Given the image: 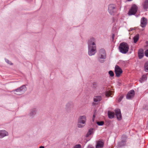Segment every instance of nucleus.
Segmentation results:
<instances>
[{
	"mask_svg": "<svg viewBox=\"0 0 148 148\" xmlns=\"http://www.w3.org/2000/svg\"><path fill=\"white\" fill-rule=\"evenodd\" d=\"M95 40L93 38H91L88 40V54L90 56H92L95 54L96 50L95 44Z\"/></svg>",
	"mask_w": 148,
	"mask_h": 148,
	"instance_id": "1",
	"label": "nucleus"
},
{
	"mask_svg": "<svg viewBox=\"0 0 148 148\" xmlns=\"http://www.w3.org/2000/svg\"><path fill=\"white\" fill-rule=\"evenodd\" d=\"M119 49L121 52L125 54L128 51L129 46L127 43L122 42L120 44Z\"/></svg>",
	"mask_w": 148,
	"mask_h": 148,
	"instance_id": "2",
	"label": "nucleus"
},
{
	"mask_svg": "<svg viewBox=\"0 0 148 148\" xmlns=\"http://www.w3.org/2000/svg\"><path fill=\"white\" fill-rule=\"evenodd\" d=\"M26 90V88L25 85H23L21 87L13 91H16L15 94L17 95H20L23 93Z\"/></svg>",
	"mask_w": 148,
	"mask_h": 148,
	"instance_id": "3",
	"label": "nucleus"
},
{
	"mask_svg": "<svg viewBox=\"0 0 148 148\" xmlns=\"http://www.w3.org/2000/svg\"><path fill=\"white\" fill-rule=\"evenodd\" d=\"M137 7L136 5H134L129 10L128 14L130 15L134 14L137 11Z\"/></svg>",
	"mask_w": 148,
	"mask_h": 148,
	"instance_id": "4",
	"label": "nucleus"
},
{
	"mask_svg": "<svg viewBox=\"0 0 148 148\" xmlns=\"http://www.w3.org/2000/svg\"><path fill=\"white\" fill-rule=\"evenodd\" d=\"M115 72L116 76L119 77L122 73L123 71L119 66L116 65L115 66Z\"/></svg>",
	"mask_w": 148,
	"mask_h": 148,
	"instance_id": "5",
	"label": "nucleus"
},
{
	"mask_svg": "<svg viewBox=\"0 0 148 148\" xmlns=\"http://www.w3.org/2000/svg\"><path fill=\"white\" fill-rule=\"evenodd\" d=\"M99 60L101 59H105L106 57V53L105 50L103 49H100L99 51Z\"/></svg>",
	"mask_w": 148,
	"mask_h": 148,
	"instance_id": "6",
	"label": "nucleus"
},
{
	"mask_svg": "<svg viewBox=\"0 0 148 148\" xmlns=\"http://www.w3.org/2000/svg\"><path fill=\"white\" fill-rule=\"evenodd\" d=\"M135 94L134 91L132 90L129 91L126 95V98L128 99H130L132 98L134 96Z\"/></svg>",
	"mask_w": 148,
	"mask_h": 148,
	"instance_id": "7",
	"label": "nucleus"
},
{
	"mask_svg": "<svg viewBox=\"0 0 148 148\" xmlns=\"http://www.w3.org/2000/svg\"><path fill=\"white\" fill-rule=\"evenodd\" d=\"M86 121V116H80L78 119V122L79 123L84 124Z\"/></svg>",
	"mask_w": 148,
	"mask_h": 148,
	"instance_id": "8",
	"label": "nucleus"
},
{
	"mask_svg": "<svg viewBox=\"0 0 148 148\" xmlns=\"http://www.w3.org/2000/svg\"><path fill=\"white\" fill-rule=\"evenodd\" d=\"M115 112L117 119L119 120H121L122 118V116L120 110L116 109L115 110Z\"/></svg>",
	"mask_w": 148,
	"mask_h": 148,
	"instance_id": "9",
	"label": "nucleus"
},
{
	"mask_svg": "<svg viewBox=\"0 0 148 148\" xmlns=\"http://www.w3.org/2000/svg\"><path fill=\"white\" fill-rule=\"evenodd\" d=\"M115 6L112 4L110 5L108 7V11L111 14H113L114 12Z\"/></svg>",
	"mask_w": 148,
	"mask_h": 148,
	"instance_id": "10",
	"label": "nucleus"
},
{
	"mask_svg": "<svg viewBox=\"0 0 148 148\" xmlns=\"http://www.w3.org/2000/svg\"><path fill=\"white\" fill-rule=\"evenodd\" d=\"M104 145V143L102 141H98L97 142V145L95 148H103Z\"/></svg>",
	"mask_w": 148,
	"mask_h": 148,
	"instance_id": "11",
	"label": "nucleus"
},
{
	"mask_svg": "<svg viewBox=\"0 0 148 148\" xmlns=\"http://www.w3.org/2000/svg\"><path fill=\"white\" fill-rule=\"evenodd\" d=\"M8 133L5 130H0V138L8 135Z\"/></svg>",
	"mask_w": 148,
	"mask_h": 148,
	"instance_id": "12",
	"label": "nucleus"
},
{
	"mask_svg": "<svg viewBox=\"0 0 148 148\" xmlns=\"http://www.w3.org/2000/svg\"><path fill=\"white\" fill-rule=\"evenodd\" d=\"M147 24V20L145 17H143L141 20V26L142 27H144Z\"/></svg>",
	"mask_w": 148,
	"mask_h": 148,
	"instance_id": "13",
	"label": "nucleus"
},
{
	"mask_svg": "<svg viewBox=\"0 0 148 148\" xmlns=\"http://www.w3.org/2000/svg\"><path fill=\"white\" fill-rule=\"evenodd\" d=\"M138 54L139 58H142L144 56L143 50L142 49H139Z\"/></svg>",
	"mask_w": 148,
	"mask_h": 148,
	"instance_id": "14",
	"label": "nucleus"
},
{
	"mask_svg": "<svg viewBox=\"0 0 148 148\" xmlns=\"http://www.w3.org/2000/svg\"><path fill=\"white\" fill-rule=\"evenodd\" d=\"M108 117L110 119H111L114 117V113L113 112L108 111Z\"/></svg>",
	"mask_w": 148,
	"mask_h": 148,
	"instance_id": "15",
	"label": "nucleus"
},
{
	"mask_svg": "<svg viewBox=\"0 0 148 148\" xmlns=\"http://www.w3.org/2000/svg\"><path fill=\"white\" fill-rule=\"evenodd\" d=\"M101 99V97L100 96H97L94 97V100L95 102L100 101Z\"/></svg>",
	"mask_w": 148,
	"mask_h": 148,
	"instance_id": "16",
	"label": "nucleus"
},
{
	"mask_svg": "<svg viewBox=\"0 0 148 148\" xmlns=\"http://www.w3.org/2000/svg\"><path fill=\"white\" fill-rule=\"evenodd\" d=\"M36 109H33L31 110L29 114L30 116L32 117L34 115L36 114Z\"/></svg>",
	"mask_w": 148,
	"mask_h": 148,
	"instance_id": "17",
	"label": "nucleus"
},
{
	"mask_svg": "<svg viewBox=\"0 0 148 148\" xmlns=\"http://www.w3.org/2000/svg\"><path fill=\"white\" fill-rule=\"evenodd\" d=\"M139 34H138L134 37L133 40L134 43H136L138 40L139 38Z\"/></svg>",
	"mask_w": 148,
	"mask_h": 148,
	"instance_id": "18",
	"label": "nucleus"
},
{
	"mask_svg": "<svg viewBox=\"0 0 148 148\" xmlns=\"http://www.w3.org/2000/svg\"><path fill=\"white\" fill-rule=\"evenodd\" d=\"M143 8L146 9L148 8V0H145L143 5Z\"/></svg>",
	"mask_w": 148,
	"mask_h": 148,
	"instance_id": "19",
	"label": "nucleus"
},
{
	"mask_svg": "<svg viewBox=\"0 0 148 148\" xmlns=\"http://www.w3.org/2000/svg\"><path fill=\"white\" fill-rule=\"evenodd\" d=\"M93 129L92 128L90 129L89 130L87 134H86V137H88L89 136V135H91L93 132Z\"/></svg>",
	"mask_w": 148,
	"mask_h": 148,
	"instance_id": "20",
	"label": "nucleus"
},
{
	"mask_svg": "<svg viewBox=\"0 0 148 148\" xmlns=\"http://www.w3.org/2000/svg\"><path fill=\"white\" fill-rule=\"evenodd\" d=\"M125 144V141H122L119 143L118 146L119 147H121L124 145Z\"/></svg>",
	"mask_w": 148,
	"mask_h": 148,
	"instance_id": "21",
	"label": "nucleus"
},
{
	"mask_svg": "<svg viewBox=\"0 0 148 148\" xmlns=\"http://www.w3.org/2000/svg\"><path fill=\"white\" fill-rule=\"evenodd\" d=\"M145 70L146 72H148V61L146 62L144 65Z\"/></svg>",
	"mask_w": 148,
	"mask_h": 148,
	"instance_id": "22",
	"label": "nucleus"
},
{
	"mask_svg": "<svg viewBox=\"0 0 148 148\" xmlns=\"http://www.w3.org/2000/svg\"><path fill=\"white\" fill-rule=\"evenodd\" d=\"M112 91H108L106 92V95L107 97L110 96L112 94Z\"/></svg>",
	"mask_w": 148,
	"mask_h": 148,
	"instance_id": "23",
	"label": "nucleus"
},
{
	"mask_svg": "<svg viewBox=\"0 0 148 148\" xmlns=\"http://www.w3.org/2000/svg\"><path fill=\"white\" fill-rule=\"evenodd\" d=\"M97 84L96 82H94L92 83V87L94 88H96L97 87Z\"/></svg>",
	"mask_w": 148,
	"mask_h": 148,
	"instance_id": "24",
	"label": "nucleus"
},
{
	"mask_svg": "<svg viewBox=\"0 0 148 148\" xmlns=\"http://www.w3.org/2000/svg\"><path fill=\"white\" fill-rule=\"evenodd\" d=\"M97 123L99 125H102L104 124V122L103 121L97 122Z\"/></svg>",
	"mask_w": 148,
	"mask_h": 148,
	"instance_id": "25",
	"label": "nucleus"
},
{
	"mask_svg": "<svg viewBox=\"0 0 148 148\" xmlns=\"http://www.w3.org/2000/svg\"><path fill=\"white\" fill-rule=\"evenodd\" d=\"M109 73L111 77L113 76L114 75V73L112 71H110L109 72Z\"/></svg>",
	"mask_w": 148,
	"mask_h": 148,
	"instance_id": "26",
	"label": "nucleus"
},
{
	"mask_svg": "<svg viewBox=\"0 0 148 148\" xmlns=\"http://www.w3.org/2000/svg\"><path fill=\"white\" fill-rule=\"evenodd\" d=\"M81 146L80 145L78 144L75 145L73 148H81Z\"/></svg>",
	"mask_w": 148,
	"mask_h": 148,
	"instance_id": "27",
	"label": "nucleus"
},
{
	"mask_svg": "<svg viewBox=\"0 0 148 148\" xmlns=\"http://www.w3.org/2000/svg\"><path fill=\"white\" fill-rule=\"evenodd\" d=\"M81 124H82V123H79L78 122L77 123V126L78 127L80 128V127H83V126Z\"/></svg>",
	"mask_w": 148,
	"mask_h": 148,
	"instance_id": "28",
	"label": "nucleus"
},
{
	"mask_svg": "<svg viewBox=\"0 0 148 148\" xmlns=\"http://www.w3.org/2000/svg\"><path fill=\"white\" fill-rule=\"evenodd\" d=\"M123 95H122L119 97L118 100V102H120L121 101L122 99L123 98Z\"/></svg>",
	"mask_w": 148,
	"mask_h": 148,
	"instance_id": "29",
	"label": "nucleus"
},
{
	"mask_svg": "<svg viewBox=\"0 0 148 148\" xmlns=\"http://www.w3.org/2000/svg\"><path fill=\"white\" fill-rule=\"evenodd\" d=\"M145 56L148 57V49L145 51Z\"/></svg>",
	"mask_w": 148,
	"mask_h": 148,
	"instance_id": "30",
	"label": "nucleus"
},
{
	"mask_svg": "<svg viewBox=\"0 0 148 148\" xmlns=\"http://www.w3.org/2000/svg\"><path fill=\"white\" fill-rule=\"evenodd\" d=\"M6 62L10 65L12 64V63L7 59H5Z\"/></svg>",
	"mask_w": 148,
	"mask_h": 148,
	"instance_id": "31",
	"label": "nucleus"
},
{
	"mask_svg": "<svg viewBox=\"0 0 148 148\" xmlns=\"http://www.w3.org/2000/svg\"><path fill=\"white\" fill-rule=\"evenodd\" d=\"M146 78V76L145 75H143L142 76V79L143 80H145Z\"/></svg>",
	"mask_w": 148,
	"mask_h": 148,
	"instance_id": "32",
	"label": "nucleus"
},
{
	"mask_svg": "<svg viewBox=\"0 0 148 148\" xmlns=\"http://www.w3.org/2000/svg\"><path fill=\"white\" fill-rule=\"evenodd\" d=\"M96 111H95V112L94 113V114L93 115V118H95V117L96 115Z\"/></svg>",
	"mask_w": 148,
	"mask_h": 148,
	"instance_id": "33",
	"label": "nucleus"
},
{
	"mask_svg": "<svg viewBox=\"0 0 148 148\" xmlns=\"http://www.w3.org/2000/svg\"><path fill=\"white\" fill-rule=\"evenodd\" d=\"M114 34H113L112 35V39H113V40L114 39Z\"/></svg>",
	"mask_w": 148,
	"mask_h": 148,
	"instance_id": "34",
	"label": "nucleus"
},
{
	"mask_svg": "<svg viewBox=\"0 0 148 148\" xmlns=\"http://www.w3.org/2000/svg\"><path fill=\"white\" fill-rule=\"evenodd\" d=\"M88 148H93L92 147V146L91 145H89L88 146Z\"/></svg>",
	"mask_w": 148,
	"mask_h": 148,
	"instance_id": "35",
	"label": "nucleus"
},
{
	"mask_svg": "<svg viewBox=\"0 0 148 148\" xmlns=\"http://www.w3.org/2000/svg\"><path fill=\"white\" fill-rule=\"evenodd\" d=\"M145 108V109L148 110V106H146Z\"/></svg>",
	"mask_w": 148,
	"mask_h": 148,
	"instance_id": "36",
	"label": "nucleus"
},
{
	"mask_svg": "<svg viewBox=\"0 0 148 148\" xmlns=\"http://www.w3.org/2000/svg\"><path fill=\"white\" fill-rule=\"evenodd\" d=\"M39 148H44V147L43 146H40L39 147Z\"/></svg>",
	"mask_w": 148,
	"mask_h": 148,
	"instance_id": "37",
	"label": "nucleus"
},
{
	"mask_svg": "<svg viewBox=\"0 0 148 148\" xmlns=\"http://www.w3.org/2000/svg\"><path fill=\"white\" fill-rule=\"evenodd\" d=\"M94 118H92V121H94Z\"/></svg>",
	"mask_w": 148,
	"mask_h": 148,
	"instance_id": "38",
	"label": "nucleus"
},
{
	"mask_svg": "<svg viewBox=\"0 0 148 148\" xmlns=\"http://www.w3.org/2000/svg\"><path fill=\"white\" fill-rule=\"evenodd\" d=\"M128 0V1H132V0Z\"/></svg>",
	"mask_w": 148,
	"mask_h": 148,
	"instance_id": "39",
	"label": "nucleus"
}]
</instances>
